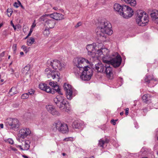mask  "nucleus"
<instances>
[{"label":"nucleus","mask_w":158,"mask_h":158,"mask_svg":"<svg viewBox=\"0 0 158 158\" xmlns=\"http://www.w3.org/2000/svg\"><path fill=\"white\" fill-rule=\"evenodd\" d=\"M111 27V24L109 22H102L96 30V33L99 39L104 41L106 38L105 34L111 35L113 32Z\"/></svg>","instance_id":"nucleus-1"},{"label":"nucleus","mask_w":158,"mask_h":158,"mask_svg":"<svg viewBox=\"0 0 158 158\" xmlns=\"http://www.w3.org/2000/svg\"><path fill=\"white\" fill-rule=\"evenodd\" d=\"M86 48L88 51V55L93 58L98 59L99 57L102 58L104 53H106L108 52V49L106 48L102 47L100 49H97V46L94 44H88Z\"/></svg>","instance_id":"nucleus-2"},{"label":"nucleus","mask_w":158,"mask_h":158,"mask_svg":"<svg viewBox=\"0 0 158 158\" xmlns=\"http://www.w3.org/2000/svg\"><path fill=\"white\" fill-rule=\"evenodd\" d=\"M62 95H57L54 98V102L60 110L69 112L71 109L70 105Z\"/></svg>","instance_id":"nucleus-3"},{"label":"nucleus","mask_w":158,"mask_h":158,"mask_svg":"<svg viewBox=\"0 0 158 158\" xmlns=\"http://www.w3.org/2000/svg\"><path fill=\"white\" fill-rule=\"evenodd\" d=\"M104 53L102 56L103 62L111 64L114 67L116 68L119 66L122 61V58L120 55L117 56L115 58L111 59L110 56V52L108 50V52Z\"/></svg>","instance_id":"nucleus-4"},{"label":"nucleus","mask_w":158,"mask_h":158,"mask_svg":"<svg viewBox=\"0 0 158 158\" xmlns=\"http://www.w3.org/2000/svg\"><path fill=\"white\" fill-rule=\"evenodd\" d=\"M74 63L76 66L73 69L74 73L78 75L80 71L87 66V64H89L90 62L88 60L83 57H77L73 60Z\"/></svg>","instance_id":"nucleus-5"},{"label":"nucleus","mask_w":158,"mask_h":158,"mask_svg":"<svg viewBox=\"0 0 158 158\" xmlns=\"http://www.w3.org/2000/svg\"><path fill=\"white\" fill-rule=\"evenodd\" d=\"M77 77H80L81 80L84 81L89 80L93 75V71L91 68L88 66L85 67V68L80 71L78 75L74 73Z\"/></svg>","instance_id":"nucleus-6"},{"label":"nucleus","mask_w":158,"mask_h":158,"mask_svg":"<svg viewBox=\"0 0 158 158\" xmlns=\"http://www.w3.org/2000/svg\"><path fill=\"white\" fill-rule=\"evenodd\" d=\"M52 130L55 132L58 131L63 133H66L69 131L67 125L59 120L56 121L53 124Z\"/></svg>","instance_id":"nucleus-7"},{"label":"nucleus","mask_w":158,"mask_h":158,"mask_svg":"<svg viewBox=\"0 0 158 158\" xmlns=\"http://www.w3.org/2000/svg\"><path fill=\"white\" fill-rule=\"evenodd\" d=\"M136 23L139 26H144L148 22V16L142 10H138Z\"/></svg>","instance_id":"nucleus-8"},{"label":"nucleus","mask_w":158,"mask_h":158,"mask_svg":"<svg viewBox=\"0 0 158 158\" xmlns=\"http://www.w3.org/2000/svg\"><path fill=\"white\" fill-rule=\"evenodd\" d=\"M6 126L14 130H17L19 126V121L16 118H8L6 121Z\"/></svg>","instance_id":"nucleus-9"},{"label":"nucleus","mask_w":158,"mask_h":158,"mask_svg":"<svg viewBox=\"0 0 158 158\" xmlns=\"http://www.w3.org/2000/svg\"><path fill=\"white\" fill-rule=\"evenodd\" d=\"M31 131L29 128H25L20 129L19 132L18 137L19 138L18 140L19 142L23 141L21 139H23L29 135L31 134Z\"/></svg>","instance_id":"nucleus-10"},{"label":"nucleus","mask_w":158,"mask_h":158,"mask_svg":"<svg viewBox=\"0 0 158 158\" xmlns=\"http://www.w3.org/2000/svg\"><path fill=\"white\" fill-rule=\"evenodd\" d=\"M121 16L124 18L127 19L131 17L133 15V11L131 8L127 5L123 6Z\"/></svg>","instance_id":"nucleus-11"},{"label":"nucleus","mask_w":158,"mask_h":158,"mask_svg":"<svg viewBox=\"0 0 158 158\" xmlns=\"http://www.w3.org/2000/svg\"><path fill=\"white\" fill-rule=\"evenodd\" d=\"M50 64L53 69L57 70H61L64 68V64L57 60L52 61Z\"/></svg>","instance_id":"nucleus-12"},{"label":"nucleus","mask_w":158,"mask_h":158,"mask_svg":"<svg viewBox=\"0 0 158 158\" xmlns=\"http://www.w3.org/2000/svg\"><path fill=\"white\" fill-rule=\"evenodd\" d=\"M106 64L104 71L103 73L106 74V77L110 79H112L114 78L113 72L112 68L110 66L109 64Z\"/></svg>","instance_id":"nucleus-13"},{"label":"nucleus","mask_w":158,"mask_h":158,"mask_svg":"<svg viewBox=\"0 0 158 158\" xmlns=\"http://www.w3.org/2000/svg\"><path fill=\"white\" fill-rule=\"evenodd\" d=\"M64 88L66 91V96L67 98L71 100L75 95L73 94L71 85L69 84L65 83L63 86Z\"/></svg>","instance_id":"nucleus-14"},{"label":"nucleus","mask_w":158,"mask_h":158,"mask_svg":"<svg viewBox=\"0 0 158 158\" xmlns=\"http://www.w3.org/2000/svg\"><path fill=\"white\" fill-rule=\"evenodd\" d=\"M45 73L48 78H52L54 79L56 78L58 79V81H59V75L57 73L54 71H52L49 68H46L45 70Z\"/></svg>","instance_id":"nucleus-15"},{"label":"nucleus","mask_w":158,"mask_h":158,"mask_svg":"<svg viewBox=\"0 0 158 158\" xmlns=\"http://www.w3.org/2000/svg\"><path fill=\"white\" fill-rule=\"evenodd\" d=\"M46 108L47 111L52 115L58 116L60 115L59 112L57 111L55 107L52 105H48L46 106Z\"/></svg>","instance_id":"nucleus-16"},{"label":"nucleus","mask_w":158,"mask_h":158,"mask_svg":"<svg viewBox=\"0 0 158 158\" xmlns=\"http://www.w3.org/2000/svg\"><path fill=\"white\" fill-rule=\"evenodd\" d=\"M39 88L42 90H43L46 92L54 94L55 93V91L53 89H52L50 87L47 86L46 84L44 83H40L39 85Z\"/></svg>","instance_id":"nucleus-17"},{"label":"nucleus","mask_w":158,"mask_h":158,"mask_svg":"<svg viewBox=\"0 0 158 158\" xmlns=\"http://www.w3.org/2000/svg\"><path fill=\"white\" fill-rule=\"evenodd\" d=\"M145 81L148 83L150 84V85L152 87L154 86L158 82L156 79H154L151 76L146 77L145 79Z\"/></svg>","instance_id":"nucleus-18"},{"label":"nucleus","mask_w":158,"mask_h":158,"mask_svg":"<svg viewBox=\"0 0 158 158\" xmlns=\"http://www.w3.org/2000/svg\"><path fill=\"white\" fill-rule=\"evenodd\" d=\"M47 16H49L51 18L56 20H61L64 19V15L61 13H54L52 14L46 15Z\"/></svg>","instance_id":"nucleus-19"},{"label":"nucleus","mask_w":158,"mask_h":158,"mask_svg":"<svg viewBox=\"0 0 158 158\" xmlns=\"http://www.w3.org/2000/svg\"><path fill=\"white\" fill-rule=\"evenodd\" d=\"M56 24L55 21L52 19H48L45 21V26L48 29L53 28Z\"/></svg>","instance_id":"nucleus-20"},{"label":"nucleus","mask_w":158,"mask_h":158,"mask_svg":"<svg viewBox=\"0 0 158 158\" xmlns=\"http://www.w3.org/2000/svg\"><path fill=\"white\" fill-rule=\"evenodd\" d=\"M49 84L53 88V89H53L54 91L55 90L56 92H58L59 94H62V93L60 91L59 86L56 82H55L54 81H50L49 83Z\"/></svg>","instance_id":"nucleus-21"},{"label":"nucleus","mask_w":158,"mask_h":158,"mask_svg":"<svg viewBox=\"0 0 158 158\" xmlns=\"http://www.w3.org/2000/svg\"><path fill=\"white\" fill-rule=\"evenodd\" d=\"M123 6H121L119 4L115 3L114 6V10L118 12V14L121 15L122 11H123Z\"/></svg>","instance_id":"nucleus-22"},{"label":"nucleus","mask_w":158,"mask_h":158,"mask_svg":"<svg viewBox=\"0 0 158 158\" xmlns=\"http://www.w3.org/2000/svg\"><path fill=\"white\" fill-rule=\"evenodd\" d=\"M95 69L98 72L103 73L105 68V65H103L101 62H98L95 65Z\"/></svg>","instance_id":"nucleus-23"},{"label":"nucleus","mask_w":158,"mask_h":158,"mask_svg":"<svg viewBox=\"0 0 158 158\" xmlns=\"http://www.w3.org/2000/svg\"><path fill=\"white\" fill-rule=\"evenodd\" d=\"M83 122L81 121H75L72 124V126L73 128L75 129H80L83 125Z\"/></svg>","instance_id":"nucleus-24"},{"label":"nucleus","mask_w":158,"mask_h":158,"mask_svg":"<svg viewBox=\"0 0 158 158\" xmlns=\"http://www.w3.org/2000/svg\"><path fill=\"white\" fill-rule=\"evenodd\" d=\"M30 142L29 140H26L25 142V143L23 147L21 145H18L17 147L20 148L21 150H27L30 148Z\"/></svg>","instance_id":"nucleus-25"},{"label":"nucleus","mask_w":158,"mask_h":158,"mask_svg":"<svg viewBox=\"0 0 158 158\" xmlns=\"http://www.w3.org/2000/svg\"><path fill=\"white\" fill-rule=\"evenodd\" d=\"M150 15L152 19L158 24V11L156 10L152 11L150 14Z\"/></svg>","instance_id":"nucleus-26"},{"label":"nucleus","mask_w":158,"mask_h":158,"mask_svg":"<svg viewBox=\"0 0 158 158\" xmlns=\"http://www.w3.org/2000/svg\"><path fill=\"white\" fill-rule=\"evenodd\" d=\"M151 97L149 94H144L142 97V99L146 103H148L151 102Z\"/></svg>","instance_id":"nucleus-27"},{"label":"nucleus","mask_w":158,"mask_h":158,"mask_svg":"<svg viewBox=\"0 0 158 158\" xmlns=\"http://www.w3.org/2000/svg\"><path fill=\"white\" fill-rule=\"evenodd\" d=\"M122 1L125 2L127 4L130 5L131 6H135L136 5V2L135 0H121Z\"/></svg>","instance_id":"nucleus-28"},{"label":"nucleus","mask_w":158,"mask_h":158,"mask_svg":"<svg viewBox=\"0 0 158 158\" xmlns=\"http://www.w3.org/2000/svg\"><path fill=\"white\" fill-rule=\"evenodd\" d=\"M109 142L108 139H106L105 141H104L102 139H100L99 140L98 144L100 147L103 148L104 144L105 143H108Z\"/></svg>","instance_id":"nucleus-29"},{"label":"nucleus","mask_w":158,"mask_h":158,"mask_svg":"<svg viewBox=\"0 0 158 158\" xmlns=\"http://www.w3.org/2000/svg\"><path fill=\"white\" fill-rule=\"evenodd\" d=\"M35 42V39L33 38L30 37L27 40V44L29 46H31Z\"/></svg>","instance_id":"nucleus-30"},{"label":"nucleus","mask_w":158,"mask_h":158,"mask_svg":"<svg viewBox=\"0 0 158 158\" xmlns=\"http://www.w3.org/2000/svg\"><path fill=\"white\" fill-rule=\"evenodd\" d=\"M17 93L16 89L15 87H12L10 90L9 94L11 96H12Z\"/></svg>","instance_id":"nucleus-31"},{"label":"nucleus","mask_w":158,"mask_h":158,"mask_svg":"<svg viewBox=\"0 0 158 158\" xmlns=\"http://www.w3.org/2000/svg\"><path fill=\"white\" fill-rule=\"evenodd\" d=\"M30 69L29 65H28L26 66L23 69V72L24 73H27L28 71Z\"/></svg>","instance_id":"nucleus-32"},{"label":"nucleus","mask_w":158,"mask_h":158,"mask_svg":"<svg viewBox=\"0 0 158 158\" xmlns=\"http://www.w3.org/2000/svg\"><path fill=\"white\" fill-rule=\"evenodd\" d=\"M44 34L46 36H48L50 34V31L48 29L46 28L44 31L43 32Z\"/></svg>","instance_id":"nucleus-33"},{"label":"nucleus","mask_w":158,"mask_h":158,"mask_svg":"<svg viewBox=\"0 0 158 158\" xmlns=\"http://www.w3.org/2000/svg\"><path fill=\"white\" fill-rule=\"evenodd\" d=\"M29 97L28 93H26L23 94L21 96V98L22 99H25L28 98Z\"/></svg>","instance_id":"nucleus-34"},{"label":"nucleus","mask_w":158,"mask_h":158,"mask_svg":"<svg viewBox=\"0 0 158 158\" xmlns=\"http://www.w3.org/2000/svg\"><path fill=\"white\" fill-rule=\"evenodd\" d=\"M20 5H21V3L20 2L18 1V2H15L13 6L14 7L17 8L20 6Z\"/></svg>","instance_id":"nucleus-35"},{"label":"nucleus","mask_w":158,"mask_h":158,"mask_svg":"<svg viewBox=\"0 0 158 158\" xmlns=\"http://www.w3.org/2000/svg\"><path fill=\"white\" fill-rule=\"evenodd\" d=\"M46 15L47 14H46L45 15H43L40 17V21H44L45 20V21H46V20L48 19L46 18V16H47Z\"/></svg>","instance_id":"nucleus-36"},{"label":"nucleus","mask_w":158,"mask_h":158,"mask_svg":"<svg viewBox=\"0 0 158 158\" xmlns=\"http://www.w3.org/2000/svg\"><path fill=\"white\" fill-rule=\"evenodd\" d=\"M7 11L8 16L10 17L13 11L11 10V9H8Z\"/></svg>","instance_id":"nucleus-37"},{"label":"nucleus","mask_w":158,"mask_h":158,"mask_svg":"<svg viewBox=\"0 0 158 158\" xmlns=\"http://www.w3.org/2000/svg\"><path fill=\"white\" fill-rule=\"evenodd\" d=\"M34 92L35 91L33 89H31L30 90H29V91L27 93H28L29 95H32L34 94Z\"/></svg>","instance_id":"nucleus-38"},{"label":"nucleus","mask_w":158,"mask_h":158,"mask_svg":"<svg viewBox=\"0 0 158 158\" xmlns=\"http://www.w3.org/2000/svg\"><path fill=\"white\" fill-rule=\"evenodd\" d=\"M6 142L9 143L10 144H13L14 143L13 140L11 139L10 138L6 140Z\"/></svg>","instance_id":"nucleus-39"},{"label":"nucleus","mask_w":158,"mask_h":158,"mask_svg":"<svg viewBox=\"0 0 158 158\" xmlns=\"http://www.w3.org/2000/svg\"><path fill=\"white\" fill-rule=\"evenodd\" d=\"M16 44H14L13 46L12 49L14 52H15L16 50Z\"/></svg>","instance_id":"nucleus-40"},{"label":"nucleus","mask_w":158,"mask_h":158,"mask_svg":"<svg viewBox=\"0 0 158 158\" xmlns=\"http://www.w3.org/2000/svg\"><path fill=\"white\" fill-rule=\"evenodd\" d=\"M10 24L11 25V26L13 27L14 28V30H15L16 29V26H15V25L13 23L12 21H11L10 22Z\"/></svg>","instance_id":"nucleus-41"},{"label":"nucleus","mask_w":158,"mask_h":158,"mask_svg":"<svg viewBox=\"0 0 158 158\" xmlns=\"http://www.w3.org/2000/svg\"><path fill=\"white\" fill-rule=\"evenodd\" d=\"M129 109L128 108L125 109V114L126 115H127L128 114Z\"/></svg>","instance_id":"nucleus-42"},{"label":"nucleus","mask_w":158,"mask_h":158,"mask_svg":"<svg viewBox=\"0 0 158 158\" xmlns=\"http://www.w3.org/2000/svg\"><path fill=\"white\" fill-rule=\"evenodd\" d=\"M27 47L24 45H23L21 47V48H22L24 51H26L27 49Z\"/></svg>","instance_id":"nucleus-43"},{"label":"nucleus","mask_w":158,"mask_h":158,"mask_svg":"<svg viewBox=\"0 0 158 158\" xmlns=\"http://www.w3.org/2000/svg\"><path fill=\"white\" fill-rule=\"evenodd\" d=\"M81 22H79L76 24V25L75 26V27H77L81 26Z\"/></svg>","instance_id":"nucleus-44"},{"label":"nucleus","mask_w":158,"mask_h":158,"mask_svg":"<svg viewBox=\"0 0 158 158\" xmlns=\"http://www.w3.org/2000/svg\"><path fill=\"white\" fill-rule=\"evenodd\" d=\"M72 138L71 137H69V138H65L64 139V140H65L66 141H69V140H71V139Z\"/></svg>","instance_id":"nucleus-45"},{"label":"nucleus","mask_w":158,"mask_h":158,"mask_svg":"<svg viewBox=\"0 0 158 158\" xmlns=\"http://www.w3.org/2000/svg\"><path fill=\"white\" fill-rule=\"evenodd\" d=\"M32 31H33V29H32V28H31L30 30V32L28 35V36H30L31 35Z\"/></svg>","instance_id":"nucleus-46"},{"label":"nucleus","mask_w":158,"mask_h":158,"mask_svg":"<svg viewBox=\"0 0 158 158\" xmlns=\"http://www.w3.org/2000/svg\"><path fill=\"white\" fill-rule=\"evenodd\" d=\"M111 123H113V125H115L116 124L115 121L114 119H112L111 120Z\"/></svg>","instance_id":"nucleus-47"},{"label":"nucleus","mask_w":158,"mask_h":158,"mask_svg":"<svg viewBox=\"0 0 158 158\" xmlns=\"http://www.w3.org/2000/svg\"><path fill=\"white\" fill-rule=\"evenodd\" d=\"M35 26H36V24H35L34 23H33V24H32V25H31V28H32V29H33V28L35 27Z\"/></svg>","instance_id":"nucleus-48"},{"label":"nucleus","mask_w":158,"mask_h":158,"mask_svg":"<svg viewBox=\"0 0 158 158\" xmlns=\"http://www.w3.org/2000/svg\"><path fill=\"white\" fill-rule=\"evenodd\" d=\"M142 110H143V112L145 113L147 112V109L146 108L143 109Z\"/></svg>","instance_id":"nucleus-49"},{"label":"nucleus","mask_w":158,"mask_h":158,"mask_svg":"<svg viewBox=\"0 0 158 158\" xmlns=\"http://www.w3.org/2000/svg\"><path fill=\"white\" fill-rule=\"evenodd\" d=\"M0 127L1 128H3V124L2 123L0 124Z\"/></svg>","instance_id":"nucleus-50"},{"label":"nucleus","mask_w":158,"mask_h":158,"mask_svg":"<svg viewBox=\"0 0 158 158\" xmlns=\"http://www.w3.org/2000/svg\"><path fill=\"white\" fill-rule=\"evenodd\" d=\"M15 76L17 77H18V76H19V74H18V73H15Z\"/></svg>","instance_id":"nucleus-51"},{"label":"nucleus","mask_w":158,"mask_h":158,"mask_svg":"<svg viewBox=\"0 0 158 158\" xmlns=\"http://www.w3.org/2000/svg\"><path fill=\"white\" fill-rule=\"evenodd\" d=\"M11 149L12 150H13L14 151H17V149H16V148H11Z\"/></svg>","instance_id":"nucleus-52"},{"label":"nucleus","mask_w":158,"mask_h":158,"mask_svg":"<svg viewBox=\"0 0 158 158\" xmlns=\"http://www.w3.org/2000/svg\"><path fill=\"white\" fill-rule=\"evenodd\" d=\"M53 9L55 10H58V8L57 7H53Z\"/></svg>","instance_id":"nucleus-53"},{"label":"nucleus","mask_w":158,"mask_h":158,"mask_svg":"<svg viewBox=\"0 0 158 158\" xmlns=\"http://www.w3.org/2000/svg\"><path fill=\"white\" fill-rule=\"evenodd\" d=\"M23 156L24 158H28V157L27 156H25V155H23Z\"/></svg>","instance_id":"nucleus-54"},{"label":"nucleus","mask_w":158,"mask_h":158,"mask_svg":"<svg viewBox=\"0 0 158 158\" xmlns=\"http://www.w3.org/2000/svg\"><path fill=\"white\" fill-rule=\"evenodd\" d=\"M4 81V80L2 79H0V82H2Z\"/></svg>","instance_id":"nucleus-55"},{"label":"nucleus","mask_w":158,"mask_h":158,"mask_svg":"<svg viewBox=\"0 0 158 158\" xmlns=\"http://www.w3.org/2000/svg\"><path fill=\"white\" fill-rule=\"evenodd\" d=\"M123 112H121L120 113V114L121 115H122L123 114Z\"/></svg>","instance_id":"nucleus-56"},{"label":"nucleus","mask_w":158,"mask_h":158,"mask_svg":"<svg viewBox=\"0 0 158 158\" xmlns=\"http://www.w3.org/2000/svg\"><path fill=\"white\" fill-rule=\"evenodd\" d=\"M20 54L21 55H23L24 54V53L23 52H20Z\"/></svg>","instance_id":"nucleus-57"},{"label":"nucleus","mask_w":158,"mask_h":158,"mask_svg":"<svg viewBox=\"0 0 158 158\" xmlns=\"http://www.w3.org/2000/svg\"><path fill=\"white\" fill-rule=\"evenodd\" d=\"M20 6H21V8L23 9H24V8L23 7V6L21 4V5H20Z\"/></svg>","instance_id":"nucleus-58"},{"label":"nucleus","mask_w":158,"mask_h":158,"mask_svg":"<svg viewBox=\"0 0 158 158\" xmlns=\"http://www.w3.org/2000/svg\"><path fill=\"white\" fill-rule=\"evenodd\" d=\"M2 24H0V28L2 27Z\"/></svg>","instance_id":"nucleus-59"},{"label":"nucleus","mask_w":158,"mask_h":158,"mask_svg":"<svg viewBox=\"0 0 158 158\" xmlns=\"http://www.w3.org/2000/svg\"><path fill=\"white\" fill-rule=\"evenodd\" d=\"M12 62L11 63H10L9 64V66L11 65L12 64Z\"/></svg>","instance_id":"nucleus-60"},{"label":"nucleus","mask_w":158,"mask_h":158,"mask_svg":"<svg viewBox=\"0 0 158 158\" xmlns=\"http://www.w3.org/2000/svg\"><path fill=\"white\" fill-rule=\"evenodd\" d=\"M29 36H28V35L25 37V39H27V37H28Z\"/></svg>","instance_id":"nucleus-61"},{"label":"nucleus","mask_w":158,"mask_h":158,"mask_svg":"<svg viewBox=\"0 0 158 158\" xmlns=\"http://www.w3.org/2000/svg\"><path fill=\"white\" fill-rule=\"evenodd\" d=\"M10 56H8V59H10Z\"/></svg>","instance_id":"nucleus-62"},{"label":"nucleus","mask_w":158,"mask_h":158,"mask_svg":"<svg viewBox=\"0 0 158 158\" xmlns=\"http://www.w3.org/2000/svg\"><path fill=\"white\" fill-rule=\"evenodd\" d=\"M65 154L64 153H63L62 154V155H63V156H65Z\"/></svg>","instance_id":"nucleus-63"},{"label":"nucleus","mask_w":158,"mask_h":158,"mask_svg":"<svg viewBox=\"0 0 158 158\" xmlns=\"http://www.w3.org/2000/svg\"><path fill=\"white\" fill-rule=\"evenodd\" d=\"M12 72H14V70H13V69H12Z\"/></svg>","instance_id":"nucleus-64"}]
</instances>
